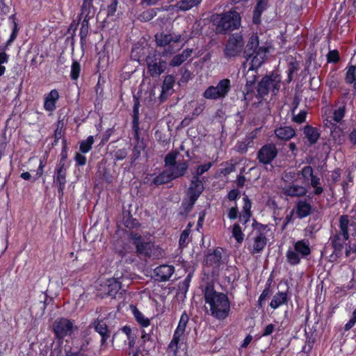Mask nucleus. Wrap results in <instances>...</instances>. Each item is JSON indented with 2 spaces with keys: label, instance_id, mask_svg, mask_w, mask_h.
<instances>
[{
  "label": "nucleus",
  "instance_id": "nucleus-17",
  "mask_svg": "<svg viewBox=\"0 0 356 356\" xmlns=\"http://www.w3.org/2000/svg\"><path fill=\"white\" fill-rule=\"evenodd\" d=\"M59 92L56 89L51 90L44 97V109L47 112H53L56 109V104L59 99Z\"/></svg>",
  "mask_w": 356,
  "mask_h": 356
},
{
  "label": "nucleus",
  "instance_id": "nucleus-58",
  "mask_svg": "<svg viewBox=\"0 0 356 356\" xmlns=\"http://www.w3.org/2000/svg\"><path fill=\"white\" fill-rule=\"evenodd\" d=\"M122 331L127 335V339L129 340V346H133L135 343V336L132 334L131 328L128 325H125L122 327Z\"/></svg>",
  "mask_w": 356,
  "mask_h": 356
},
{
  "label": "nucleus",
  "instance_id": "nucleus-24",
  "mask_svg": "<svg viewBox=\"0 0 356 356\" xmlns=\"http://www.w3.org/2000/svg\"><path fill=\"white\" fill-rule=\"evenodd\" d=\"M312 211V207L307 200H300L297 201L296 206V213L300 219L305 218L309 216Z\"/></svg>",
  "mask_w": 356,
  "mask_h": 356
},
{
  "label": "nucleus",
  "instance_id": "nucleus-51",
  "mask_svg": "<svg viewBox=\"0 0 356 356\" xmlns=\"http://www.w3.org/2000/svg\"><path fill=\"white\" fill-rule=\"evenodd\" d=\"M159 10V8H150L143 11L140 15V19L145 22L150 21L154 17H156Z\"/></svg>",
  "mask_w": 356,
  "mask_h": 356
},
{
  "label": "nucleus",
  "instance_id": "nucleus-53",
  "mask_svg": "<svg viewBox=\"0 0 356 356\" xmlns=\"http://www.w3.org/2000/svg\"><path fill=\"white\" fill-rule=\"evenodd\" d=\"M345 81L347 83H356V67L350 65L346 74Z\"/></svg>",
  "mask_w": 356,
  "mask_h": 356
},
{
  "label": "nucleus",
  "instance_id": "nucleus-36",
  "mask_svg": "<svg viewBox=\"0 0 356 356\" xmlns=\"http://www.w3.org/2000/svg\"><path fill=\"white\" fill-rule=\"evenodd\" d=\"M146 143L145 141L134 143V146L132 149V154L131 156V165H132L137 160L139 159L141 152L146 149Z\"/></svg>",
  "mask_w": 356,
  "mask_h": 356
},
{
  "label": "nucleus",
  "instance_id": "nucleus-61",
  "mask_svg": "<svg viewBox=\"0 0 356 356\" xmlns=\"http://www.w3.org/2000/svg\"><path fill=\"white\" fill-rule=\"evenodd\" d=\"M306 336V341L305 345L304 346H306V350L312 351L313 346L316 342V338L313 335V334H309L307 333L305 334Z\"/></svg>",
  "mask_w": 356,
  "mask_h": 356
},
{
  "label": "nucleus",
  "instance_id": "nucleus-31",
  "mask_svg": "<svg viewBox=\"0 0 356 356\" xmlns=\"http://www.w3.org/2000/svg\"><path fill=\"white\" fill-rule=\"evenodd\" d=\"M267 241L266 235H263L262 234L256 235L254 238V243L251 252L252 254L260 253L266 247Z\"/></svg>",
  "mask_w": 356,
  "mask_h": 356
},
{
  "label": "nucleus",
  "instance_id": "nucleus-56",
  "mask_svg": "<svg viewBox=\"0 0 356 356\" xmlns=\"http://www.w3.org/2000/svg\"><path fill=\"white\" fill-rule=\"evenodd\" d=\"M300 174L305 182L309 181V179L314 175L313 168L310 165H306L302 168Z\"/></svg>",
  "mask_w": 356,
  "mask_h": 356
},
{
  "label": "nucleus",
  "instance_id": "nucleus-50",
  "mask_svg": "<svg viewBox=\"0 0 356 356\" xmlns=\"http://www.w3.org/2000/svg\"><path fill=\"white\" fill-rule=\"evenodd\" d=\"M232 236L236 239V241L241 243L244 240V234L242 232L241 227L238 223H234L232 227Z\"/></svg>",
  "mask_w": 356,
  "mask_h": 356
},
{
  "label": "nucleus",
  "instance_id": "nucleus-35",
  "mask_svg": "<svg viewBox=\"0 0 356 356\" xmlns=\"http://www.w3.org/2000/svg\"><path fill=\"white\" fill-rule=\"evenodd\" d=\"M188 321L189 316L187 314L186 312L184 311L181 315L178 325L175 329L174 334L182 337L185 332Z\"/></svg>",
  "mask_w": 356,
  "mask_h": 356
},
{
  "label": "nucleus",
  "instance_id": "nucleus-41",
  "mask_svg": "<svg viewBox=\"0 0 356 356\" xmlns=\"http://www.w3.org/2000/svg\"><path fill=\"white\" fill-rule=\"evenodd\" d=\"M257 78L258 76L257 74H253L252 76H250L247 78L244 88L246 95H252L254 92V90L256 89L255 83L257 81Z\"/></svg>",
  "mask_w": 356,
  "mask_h": 356
},
{
  "label": "nucleus",
  "instance_id": "nucleus-39",
  "mask_svg": "<svg viewBox=\"0 0 356 356\" xmlns=\"http://www.w3.org/2000/svg\"><path fill=\"white\" fill-rule=\"evenodd\" d=\"M202 0H180L178 1L177 6L179 10L187 11L197 6L201 3Z\"/></svg>",
  "mask_w": 356,
  "mask_h": 356
},
{
  "label": "nucleus",
  "instance_id": "nucleus-45",
  "mask_svg": "<svg viewBox=\"0 0 356 356\" xmlns=\"http://www.w3.org/2000/svg\"><path fill=\"white\" fill-rule=\"evenodd\" d=\"M300 69L299 63L298 61H291L289 63V67L287 70V79L286 82L288 83H291L293 79V75L296 74Z\"/></svg>",
  "mask_w": 356,
  "mask_h": 356
},
{
  "label": "nucleus",
  "instance_id": "nucleus-15",
  "mask_svg": "<svg viewBox=\"0 0 356 356\" xmlns=\"http://www.w3.org/2000/svg\"><path fill=\"white\" fill-rule=\"evenodd\" d=\"M91 326L101 336V348H105L108 344V340L111 337V331L108 329V326L103 320H99V318L94 320L91 323Z\"/></svg>",
  "mask_w": 356,
  "mask_h": 356
},
{
  "label": "nucleus",
  "instance_id": "nucleus-19",
  "mask_svg": "<svg viewBox=\"0 0 356 356\" xmlns=\"http://www.w3.org/2000/svg\"><path fill=\"white\" fill-rule=\"evenodd\" d=\"M259 36L257 34H252L250 37L243 51V57L246 60H249L252 58V54H254V52L257 51V49H259L260 47L259 46Z\"/></svg>",
  "mask_w": 356,
  "mask_h": 356
},
{
  "label": "nucleus",
  "instance_id": "nucleus-13",
  "mask_svg": "<svg viewBox=\"0 0 356 356\" xmlns=\"http://www.w3.org/2000/svg\"><path fill=\"white\" fill-rule=\"evenodd\" d=\"M53 330L56 337L62 339L72 334L73 323L67 318H60L54 322Z\"/></svg>",
  "mask_w": 356,
  "mask_h": 356
},
{
  "label": "nucleus",
  "instance_id": "nucleus-33",
  "mask_svg": "<svg viewBox=\"0 0 356 356\" xmlns=\"http://www.w3.org/2000/svg\"><path fill=\"white\" fill-rule=\"evenodd\" d=\"M173 180V177H171L169 171L165 170H163L157 176H156L152 181L151 186H160L170 183Z\"/></svg>",
  "mask_w": 356,
  "mask_h": 356
},
{
  "label": "nucleus",
  "instance_id": "nucleus-27",
  "mask_svg": "<svg viewBox=\"0 0 356 356\" xmlns=\"http://www.w3.org/2000/svg\"><path fill=\"white\" fill-rule=\"evenodd\" d=\"M339 229H340V233L341 237H342V240L345 242L350 238V234L348 231V227L350 225V219L349 216L344 214L341 215L339 217Z\"/></svg>",
  "mask_w": 356,
  "mask_h": 356
},
{
  "label": "nucleus",
  "instance_id": "nucleus-4",
  "mask_svg": "<svg viewBox=\"0 0 356 356\" xmlns=\"http://www.w3.org/2000/svg\"><path fill=\"white\" fill-rule=\"evenodd\" d=\"M130 239L136 248L138 255L143 256L145 258H158L161 255V249L155 245L152 241H144L142 236L138 233L131 232Z\"/></svg>",
  "mask_w": 356,
  "mask_h": 356
},
{
  "label": "nucleus",
  "instance_id": "nucleus-26",
  "mask_svg": "<svg viewBox=\"0 0 356 356\" xmlns=\"http://www.w3.org/2000/svg\"><path fill=\"white\" fill-rule=\"evenodd\" d=\"M283 191L285 195L289 197H302L307 193V189L304 186L296 184L286 186Z\"/></svg>",
  "mask_w": 356,
  "mask_h": 356
},
{
  "label": "nucleus",
  "instance_id": "nucleus-21",
  "mask_svg": "<svg viewBox=\"0 0 356 356\" xmlns=\"http://www.w3.org/2000/svg\"><path fill=\"white\" fill-rule=\"evenodd\" d=\"M331 246L334 251L331 257H334L335 259L339 258L342 256V251L344 248V241L341 237V234H335L330 237Z\"/></svg>",
  "mask_w": 356,
  "mask_h": 356
},
{
  "label": "nucleus",
  "instance_id": "nucleus-10",
  "mask_svg": "<svg viewBox=\"0 0 356 356\" xmlns=\"http://www.w3.org/2000/svg\"><path fill=\"white\" fill-rule=\"evenodd\" d=\"M157 46L165 47L163 51L164 55H171L175 52L177 49L173 47L175 44L180 42L181 35L172 36L171 34L161 33L155 35ZM179 49V48H177Z\"/></svg>",
  "mask_w": 356,
  "mask_h": 356
},
{
  "label": "nucleus",
  "instance_id": "nucleus-55",
  "mask_svg": "<svg viewBox=\"0 0 356 356\" xmlns=\"http://www.w3.org/2000/svg\"><path fill=\"white\" fill-rule=\"evenodd\" d=\"M340 60L339 52L337 49L330 50L327 54V61L330 63L336 64Z\"/></svg>",
  "mask_w": 356,
  "mask_h": 356
},
{
  "label": "nucleus",
  "instance_id": "nucleus-11",
  "mask_svg": "<svg viewBox=\"0 0 356 356\" xmlns=\"http://www.w3.org/2000/svg\"><path fill=\"white\" fill-rule=\"evenodd\" d=\"M243 46V36L239 33L232 34L229 36L224 49L225 57L232 58L237 56L241 51Z\"/></svg>",
  "mask_w": 356,
  "mask_h": 356
},
{
  "label": "nucleus",
  "instance_id": "nucleus-22",
  "mask_svg": "<svg viewBox=\"0 0 356 356\" xmlns=\"http://www.w3.org/2000/svg\"><path fill=\"white\" fill-rule=\"evenodd\" d=\"M122 288V283L116 279L108 280L107 284L104 287L106 296L111 298H116L120 290Z\"/></svg>",
  "mask_w": 356,
  "mask_h": 356
},
{
  "label": "nucleus",
  "instance_id": "nucleus-23",
  "mask_svg": "<svg viewBox=\"0 0 356 356\" xmlns=\"http://www.w3.org/2000/svg\"><path fill=\"white\" fill-rule=\"evenodd\" d=\"M243 205L242 207L241 213L239 215V220L243 225L246 224L250 221V217L252 216V202L248 195L244 194L243 197Z\"/></svg>",
  "mask_w": 356,
  "mask_h": 356
},
{
  "label": "nucleus",
  "instance_id": "nucleus-40",
  "mask_svg": "<svg viewBox=\"0 0 356 356\" xmlns=\"http://www.w3.org/2000/svg\"><path fill=\"white\" fill-rule=\"evenodd\" d=\"M175 83V79L172 75L168 74L165 76L161 85V96L168 93L170 90H172Z\"/></svg>",
  "mask_w": 356,
  "mask_h": 356
},
{
  "label": "nucleus",
  "instance_id": "nucleus-2",
  "mask_svg": "<svg viewBox=\"0 0 356 356\" xmlns=\"http://www.w3.org/2000/svg\"><path fill=\"white\" fill-rule=\"evenodd\" d=\"M211 22L216 26L217 33L226 34L240 27L241 17L239 13L231 10L212 15Z\"/></svg>",
  "mask_w": 356,
  "mask_h": 356
},
{
  "label": "nucleus",
  "instance_id": "nucleus-63",
  "mask_svg": "<svg viewBox=\"0 0 356 356\" xmlns=\"http://www.w3.org/2000/svg\"><path fill=\"white\" fill-rule=\"evenodd\" d=\"M263 11L259 10L257 8L254 7L252 13V23L255 25H259L261 22V15L263 14Z\"/></svg>",
  "mask_w": 356,
  "mask_h": 356
},
{
  "label": "nucleus",
  "instance_id": "nucleus-60",
  "mask_svg": "<svg viewBox=\"0 0 356 356\" xmlns=\"http://www.w3.org/2000/svg\"><path fill=\"white\" fill-rule=\"evenodd\" d=\"M118 4V0H111L110 3L107 6L106 12L107 17H113L117 10V7Z\"/></svg>",
  "mask_w": 356,
  "mask_h": 356
},
{
  "label": "nucleus",
  "instance_id": "nucleus-30",
  "mask_svg": "<svg viewBox=\"0 0 356 356\" xmlns=\"http://www.w3.org/2000/svg\"><path fill=\"white\" fill-rule=\"evenodd\" d=\"M305 137L308 140L310 144L313 145L317 143L320 133L316 127L311 125H306L303 129Z\"/></svg>",
  "mask_w": 356,
  "mask_h": 356
},
{
  "label": "nucleus",
  "instance_id": "nucleus-44",
  "mask_svg": "<svg viewBox=\"0 0 356 356\" xmlns=\"http://www.w3.org/2000/svg\"><path fill=\"white\" fill-rule=\"evenodd\" d=\"M330 135L334 141L341 143L344 140V135L343 129L338 125L332 127Z\"/></svg>",
  "mask_w": 356,
  "mask_h": 356
},
{
  "label": "nucleus",
  "instance_id": "nucleus-7",
  "mask_svg": "<svg viewBox=\"0 0 356 356\" xmlns=\"http://www.w3.org/2000/svg\"><path fill=\"white\" fill-rule=\"evenodd\" d=\"M204 179V177H202V179L201 178L192 177L189 187L186 191V196L188 198L185 207L186 211H190L193 209L197 200L204 191L205 188L203 184Z\"/></svg>",
  "mask_w": 356,
  "mask_h": 356
},
{
  "label": "nucleus",
  "instance_id": "nucleus-3",
  "mask_svg": "<svg viewBox=\"0 0 356 356\" xmlns=\"http://www.w3.org/2000/svg\"><path fill=\"white\" fill-rule=\"evenodd\" d=\"M281 82L282 76L280 74L274 71L266 74L258 81L256 86V97L263 99L269 94L270 91L273 95H277L280 90Z\"/></svg>",
  "mask_w": 356,
  "mask_h": 356
},
{
  "label": "nucleus",
  "instance_id": "nucleus-28",
  "mask_svg": "<svg viewBox=\"0 0 356 356\" xmlns=\"http://www.w3.org/2000/svg\"><path fill=\"white\" fill-rule=\"evenodd\" d=\"M171 170H168L171 177H173V180L182 177L186 172L188 168V162L182 161L178 162Z\"/></svg>",
  "mask_w": 356,
  "mask_h": 356
},
{
  "label": "nucleus",
  "instance_id": "nucleus-48",
  "mask_svg": "<svg viewBox=\"0 0 356 356\" xmlns=\"http://www.w3.org/2000/svg\"><path fill=\"white\" fill-rule=\"evenodd\" d=\"M179 154L177 151H172L167 154L164 159L165 166L172 167L175 166L177 163V158Z\"/></svg>",
  "mask_w": 356,
  "mask_h": 356
},
{
  "label": "nucleus",
  "instance_id": "nucleus-5",
  "mask_svg": "<svg viewBox=\"0 0 356 356\" xmlns=\"http://www.w3.org/2000/svg\"><path fill=\"white\" fill-rule=\"evenodd\" d=\"M311 253L309 241L307 239L298 240L294 243L293 250H287L286 261L291 266H297L300 264L301 259L307 258Z\"/></svg>",
  "mask_w": 356,
  "mask_h": 356
},
{
  "label": "nucleus",
  "instance_id": "nucleus-64",
  "mask_svg": "<svg viewBox=\"0 0 356 356\" xmlns=\"http://www.w3.org/2000/svg\"><path fill=\"white\" fill-rule=\"evenodd\" d=\"M253 227L256 230V235H259V234H262L263 235H266V231L268 229V225H264L260 222H255L253 223Z\"/></svg>",
  "mask_w": 356,
  "mask_h": 356
},
{
  "label": "nucleus",
  "instance_id": "nucleus-9",
  "mask_svg": "<svg viewBox=\"0 0 356 356\" xmlns=\"http://www.w3.org/2000/svg\"><path fill=\"white\" fill-rule=\"evenodd\" d=\"M68 165H56L53 175V185L58 188V196L60 200H63L65 184L67 183V174Z\"/></svg>",
  "mask_w": 356,
  "mask_h": 356
},
{
  "label": "nucleus",
  "instance_id": "nucleus-1",
  "mask_svg": "<svg viewBox=\"0 0 356 356\" xmlns=\"http://www.w3.org/2000/svg\"><path fill=\"white\" fill-rule=\"evenodd\" d=\"M207 314L218 321L227 318L231 312V302L227 293L217 291L211 284H207L203 291Z\"/></svg>",
  "mask_w": 356,
  "mask_h": 356
},
{
  "label": "nucleus",
  "instance_id": "nucleus-52",
  "mask_svg": "<svg viewBox=\"0 0 356 356\" xmlns=\"http://www.w3.org/2000/svg\"><path fill=\"white\" fill-rule=\"evenodd\" d=\"M192 275L189 273L184 278V280L179 283L178 288L179 291L186 296V293L188 291L190 284L191 282Z\"/></svg>",
  "mask_w": 356,
  "mask_h": 356
},
{
  "label": "nucleus",
  "instance_id": "nucleus-62",
  "mask_svg": "<svg viewBox=\"0 0 356 356\" xmlns=\"http://www.w3.org/2000/svg\"><path fill=\"white\" fill-rule=\"evenodd\" d=\"M345 115V108L343 107H340L337 110H334L332 115V120L335 122H339L343 118Z\"/></svg>",
  "mask_w": 356,
  "mask_h": 356
},
{
  "label": "nucleus",
  "instance_id": "nucleus-20",
  "mask_svg": "<svg viewBox=\"0 0 356 356\" xmlns=\"http://www.w3.org/2000/svg\"><path fill=\"white\" fill-rule=\"evenodd\" d=\"M276 137L283 141H288L296 136L295 129L291 126H280L274 131Z\"/></svg>",
  "mask_w": 356,
  "mask_h": 356
},
{
  "label": "nucleus",
  "instance_id": "nucleus-25",
  "mask_svg": "<svg viewBox=\"0 0 356 356\" xmlns=\"http://www.w3.org/2000/svg\"><path fill=\"white\" fill-rule=\"evenodd\" d=\"M288 293V289L286 291H278L273 296L269 306L272 309H276L283 305H287L289 300Z\"/></svg>",
  "mask_w": 356,
  "mask_h": 356
},
{
  "label": "nucleus",
  "instance_id": "nucleus-43",
  "mask_svg": "<svg viewBox=\"0 0 356 356\" xmlns=\"http://www.w3.org/2000/svg\"><path fill=\"white\" fill-rule=\"evenodd\" d=\"M213 164L214 161H209L206 163L197 165L193 177L196 178H201V176L204 173L208 172L213 165Z\"/></svg>",
  "mask_w": 356,
  "mask_h": 356
},
{
  "label": "nucleus",
  "instance_id": "nucleus-6",
  "mask_svg": "<svg viewBox=\"0 0 356 356\" xmlns=\"http://www.w3.org/2000/svg\"><path fill=\"white\" fill-rule=\"evenodd\" d=\"M232 88L230 79L226 78L219 81L216 86H209L202 93L206 99L217 100L226 97Z\"/></svg>",
  "mask_w": 356,
  "mask_h": 356
},
{
  "label": "nucleus",
  "instance_id": "nucleus-42",
  "mask_svg": "<svg viewBox=\"0 0 356 356\" xmlns=\"http://www.w3.org/2000/svg\"><path fill=\"white\" fill-rule=\"evenodd\" d=\"M83 19L81 22L79 36L81 42L83 43L87 37L89 31V21L92 17H83Z\"/></svg>",
  "mask_w": 356,
  "mask_h": 356
},
{
  "label": "nucleus",
  "instance_id": "nucleus-59",
  "mask_svg": "<svg viewBox=\"0 0 356 356\" xmlns=\"http://www.w3.org/2000/svg\"><path fill=\"white\" fill-rule=\"evenodd\" d=\"M179 72L181 74L180 81L182 83H187L192 79V73L186 67H181Z\"/></svg>",
  "mask_w": 356,
  "mask_h": 356
},
{
  "label": "nucleus",
  "instance_id": "nucleus-18",
  "mask_svg": "<svg viewBox=\"0 0 356 356\" xmlns=\"http://www.w3.org/2000/svg\"><path fill=\"white\" fill-rule=\"evenodd\" d=\"M175 272V267L172 265L163 264L156 267L154 270L156 280L165 282L170 280Z\"/></svg>",
  "mask_w": 356,
  "mask_h": 356
},
{
  "label": "nucleus",
  "instance_id": "nucleus-57",
  "mask_svg": "<svg viewBox=\"0 0 356 356\" xmlns=\"http://www.w3.org/2000/svg\"><path fill=\"white\" fill-rule=\"evenodd\" d=\"M191 233L190 228L186 229L180 234L179 243L180 246H186L188 242V238Z\"/></svg>",
  "mask_w": 356,
  "mask_h": 356
},
{
  "label": "nucleus",
  "instance_id": "nucleus-38",
  "mask_svg": "<svg viewBox=\"0 0 356 356\" xmlns=\"http://www.w3.org/2000/svg\"><path fill=\"white\" fill-rule=\"evenodd\" d=\"M225 277L228 283H234L240 277V273L235 266H228L225 269Z\"/></svg>",
  "mask_w": 356,
  "mask_h": 356
},
{
  "label": "nucleus",
  "instance_id": "nucleus-37",
  "mask_svg": "<svg viewBox=\"0 0 356 356\" xmlns=\"http://www.w3.org/2000/svg\"><path fill=\"white\" fill-rule=\"evenodd\" d=\"M132 312L135 320L142 327H147L150 325V320L145 317L136 307H134Z\"/></svg>",
  "mask_w": 356,
  "mask_h": 356
},
{
  "label": "nucleus",
  "instance_id": "nucleus-54",
  "mask_svg": "<svg viewBox=\"0 0 356 356\" xmlns=\"http://www.w3.org/2000/svg\"><path fill=\"white\" fill-rule=\"evenodd\" d=\"M63 143V147L60 153V157L59 160L58 161V163L56 165H66V160L67 158V140L65 138L63 139L62 141Z\"/></svg>",
  "mask_w": 356,
  "mask_h": 356
},
{
  "label": "nucleus",
  "instance_id": "nucleus-32",
  "mask_svg": "<svg viewBox=\"0 0 356 356\" xmlns=\"http://www.w3.org/2000/svg\"><path fill=\"white\" fill-rule=\"evenodd\" d=\"M93 0H83L81 7L79 20L82 17L93 18L95 13V8L93 6Z\"/></svg>",
  "mask_w": 356,
  "mask_h": 356
},
{
  "label": "nucleus",
  "instance_id": "nucleus-49",
  "mask_svg": "<svg viewBox=\"0 0 356 356\" xmlns=\"http://www.w3.org/2000/svg\"><path fill=\"white\" fill-rule=\"evenodd\" d=\"M124 225L129 229L138 228L140 226L138 220L136 218H133L130 213H129L127 216L124 217Z\"/></svg>",
  "mask_w": 356,
  "mask_h": 356
},
{
  "label": "nucleus",
  "instance_id": "nucleus-14",
  "mask_svg": "<svg viewBox=\"0 0 356 356\" xmlns=\"http://www.w3.org/2000/svg\"><path fill=\"white\" fill-rule=\"evenodd\" d=\"M222 252L221 248H216L215 249H209L205 255V266L211 267L213 271H218L222 263Z\"/></svg>",
  "mask_w": 356,
  "mask_h": 356
},
{
  "label": "nucleus",
  "instance_id": "nucleus-8",
  "mask_svg": "<svg viewBox=\"0 0 356 356\" xmlns=\"http://www.w3.org/2000/svg\"><path fill=\"white\" fill-rule=\"evenodd\" d=\"M148 73L152 77L163 74L167 68V62L161 58L159 54L149 53L146 58Z\"/></svg>",
  "mask_w": 356,
  "mask_h": 356
},
{
  "label": "nucleus",
  "instance_id": "nucleus-47",
  "mask_svg": "<svg viewBox=\"0 0 356 356\" xmlns=\"http://www.w3.org/2000/svg\"><path fill=\"white\" fill-rule=\"evenodd\" d=\"M94 143V138L89 136L86 140L80 143L79 149L82 154H86L90 151Z\"/></svg>",
  "mask_w": 356,
  "mask_h": 356
},
{
  "label": "nucleus",
  "instance_id": "nucleus-34",
  "mask_svg": "<svg viewBox=\"0 0 356 356\" xmlns=\"http://www.w3.org/2000/svg\"><path fill=\"white\" fill-rule=\"evenodd\" d=\"M181 338V337L173 334L172 339L168 344L166 350L168 356H177L179 348V344Z\"/></svg>",
  "mask_w": 356,
  "mask_h": 356
},
{
  "label": "nucleus",
  "instance_id": "nucleus-46",
  "mask_svg": "<svg viewBox=\"0 0 356 356\" xmlns=\"http://www.w3.org/2000/svg\"><path fill=\"white\" fill-rule=\"evenodd\" d=\"M81 66L79 61L73 60L71 65L70 78L72 81H77L79 78Z\"/></svg>",
  "mask_w": 356,
  "mask_h": 356
},
{
  "label": "nucleus",
  "instance_id": "nucleus-12",
  "mask_svg": "<svg viewBox=\"0 0 356 356\" xmlns=\"http://www.w3.org/2000/svg\"><path fill=\"white\" fill-rule=\"evenodd\" d=\"M278 149L275 144L270 143L261 146L257 154V159L263 165L270 164L277 156Z\"/></svg>",
  "mask_w": 356,
  "mask_h": 356
},
{
  "label": "nucleus",
  "instance_id": "nucleus-29",
  "mask_svg": "<svg viewBox=\"0 0 356 356\" xmlns=\"http://www.w3.org/2000/svg\"><path fill=\"white\" fill-rule=\"evenodd\" d=\"M193 50L191 49H184L181 54H177L172 57L170 61V66L171 67H179L184 63L187 59L191 57Z\"/></svg>",
  "mask_w": 356,
  "mask_h": 356
},
{
  "label": "nucleus",
  "instance_id": "nucleus-16",
  "mask_svg": "<svg viewBox=\"0 0 356 356\" xmlns=\"http://www.w3.org/2000/svg\"><path fill=\"white\" fill-rule=\"evenodd\" d=\"M268 48L266 47L262 46L260 47L259 49H257V51L254 52L251 60L250 66L249 68V71H256L262 65L264 62V60L266 57V54L268 52Z\"/></svg>",
  "mask_w": 356,
  "mask_h": 356
}]
</instances>
